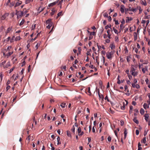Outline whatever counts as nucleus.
Wrapping results in <instances>:
<instances>
[{
    "mask_svg": "<svg viewBox=\"0 0 150 150\" xmlns=\"http://www.w3.org/2000/svg\"><path fill=\"white\" fill-rule=\"evenodd\" d=\"M146 21L145 20H142L141 23H142L144 24L146 23Z\"/></svg>",
    "mask_w": 150,
    "mask_h": 150,
    "instance_id": "774afa93",
    "label": "nucleus"
},
{
    "mask_svg": "<svg viewBox=\"0 0 150 150\" xmlns=\"http://www.w3.org/2000/svg\"><path fill=\"white\" fill-rule=\"evenodd\" d=\"M78 134L80 133L81 132V129L80 127H79L78 129Z\"/></svg>",
    "mask_w": 150,
    "mask_h": 150,
    "instance_id": "c9c22d12",
    "label": "nucleus"
},
{
    "mask_svg": "<svg viewBox=\"0 0 150 150\" xmlns=\"http://www.w3.org/2000/svg\"><path fill=\"white\" fill-rule=\"evenodd\" d=\"M126 73L127 74V75H129V69H127L126 71Z\"/></svg>",
    "mask_w": 150,
    "mask_h": 150,
    "instance_id": "3c124183",
    "label": "nucleus"
},
{
    "mask_svg": "<svg viewBox=\"0 0 150 150\" xmlns=\"http://www.w3.org/2000/svg\"><path fill=\"white\" fill-rule=\"evenodd\" d=\"M59 1V0H58L57 1L54 2L52 3H50L49 4L48 6L49 7H51V6H53L55 4H56Z\"/></svg>",
    "mask_w": 150,
    "mask_h": 150,
    "instance_id": "423d86ee",
    "label": "nucleus"
},
{
    "mask_svg": "<svg viewBox=\"0 0 150 150\" xmlns=\"http://www.w3.org/2000/svg\"><path fill=\"white\" fill-rule=\"evenodd\" d=\"M24 14L23 12L21 11H18L16 13V15H17L18 16L21 17Z\"/></svg>",
    "mask_w": 150,
    "mask_h": 150,
    "instance_id": "7ed1b4c3",
    "label": "nucleus"
},
{
    "mask_svg": "<svg viewBox=\"0 0 150 150\" xmlns=\"http://www.w3.org/2000/svg\"><path fill=\"white\" fill-rule=\"evenodd\" d=\"M132 66L130 68V72L132 73V72H134L135 71V68Z\"/></svg>",
    "mask_w": 150,
    "mask_h": 150,
    "instance_id": "2eb2a0df",
    "label": "nucleus"
},
{
    "mask_svg": "<svg viewBox=\"0 0 150 150\" xmlns=\"http://www.w3.org/2000/svg\"><path fill=\"white\" fill-rule=\"evenodd\" d=\"M44 8H42V7H40L38 9V11H40V12L42 11L44 9Z\"/></svg>",
    "mask_w": 150,
    "mask_h": 150,
    "instance_id": "5701e85b",
    "label": "nucleus"
},
{
    "mask_svg": "<svg viewBox=\"0 0 150 150\" xmlns=\"http://www.w3.org/2000/svg\"><path fill=\"white\" fill-rule=\"evenodd\" d=\"M113 54V53L112 52H108L106 54V57L108 59H111L112 57V55Z\"/></svg>",
    "mask_w": 150,
    "mask_h": 150,
    "instance_id": "f257e3e1",
    "label": "nucleus"
},
{
    "mask_svg": "<svg viewBox=\"0 0 150 150\" xmlns=\"http://www.w3.org/2000/svg\"><path fill=\"white\" fill-rule=\"evenodd\" d=\"M111 25L110 24L109 25H106L105 27V29H108V28H110L111 29Z\"/></svg>",
    "mask_w": 150,
    "mask_h": 150,
    "instance_id": "c85d7f7f",
    "label": "nucleus"
},
{
    "mask_svg": "<svg viewBox=\"0 0 150 150\" xmlns=\"http://www.w3.org/2000/svg\"><path fill=\"white\" fill-rule=\"evenodd\" d=\"M62 13V11L60 12L59 13L57 14V15L58 16H60L61 15Z\"/></svg>",
    "mask_w": 150,
    "mask_h": 150,
    "instance_id": "e2e57ef3",
    "label": "nucleus"
},
{
    "mask_svg": "<svg viewBox=\"0 0 150 150\" xmlns=\"http://www.w3.org/2000/svg\"><path fill=\"white\" fill-rule=\"evenodd\" d=\"M144 109H143L142 108H141L140 109V113L142 115H143L144 113Z\"/></svg>",
    "mask_w": 150,
    "mask_h": 150,
    "instance_id": "b1692460",
    "label": "nucleus"
},
{
    "mask_svg": "<svg viewBox=\"0 0 150 150\" xmlns=\"http://www.w3.org/2000/svg\"><path fill=\"white\" fill-rule=\"evenodd\" d=\"M8 13H5L3 15H2L1 19L2 20H4L8 16Z\"/></svg>",
    "mask_w": 150,
    "mask_h": 150,
    "instance_id": "39448f33",
    "label": "nucleus"
},
{
    "mask_svg": "<svg viewBox=\"0 0 150 150\" xmlns=\"http://www.w3.org/2000/svg\"><path fill=\"white\" fill-rule=\"evenodd\" d=\"M66 103H62V104L60 105L61 106L62 108H64L65 107Z\"/></svg>",
    "mask_w": 150,
    "mask_h": 150,
    "instance_id": "c756f323",
    "label": "nucleus"
},
{
    "mask_svg": "<svg viewBox=\"0 0 150 150\" xmlns=\"http://www.w3.org/2000/svg\"><path fill=\"white\" fill-rule=\"evenodd\" d=\"M146 137H144L143 138V139L141 140V142L142 143H143L144 144H145L146 142Z\"/></svg>",
    "mask_w": 150,
    "mask_h": 150,
    "instance_id": "aec40b11",
    "label": "nucleus"
},
{
    "mask_svg": "<svg viewBox=\"0 0 150 150\" xmlns=\"http://www.w3.org/2000/svg\"><path fill=\"white\" fill-rule=\"evenodd\" d=\"M103 24L104 25H105L107 24L106 21L105 20H104L103 21Z\"/></svg>",
    "mask_w": 150,
    "mask_h": 150,
    "instance_id": "338daca9",
    "label": "nucleus"
},
{
    "mask_svg": "<svg viewBox=\"0 0 150 150\" xmlns=\"http://www.w3.org/2000/svg\"><path fill=\"white\" fill-rule=\"evenodd\" d=\"M105 42L107 43H109L110 42V40L109 39H107L105 40Z\"/></svg>",
    "mask_w": 150,
    "mask_h": 150,
    "instance_id": "864d4df0",
    "label": "nucleus"
},
{
    "mask_svg": "<svg viewBox=\"0 0 150 150\" xmlns=\"http://www.w3.org/2000/svg\"><path fill=\"white\" fill-rule=\"evenodd\" d=\"M133 121L135 123H136L137 124H138L139 123V121L137 120V119L136 117H134V118L133 119Z\"/></svg>",
    "mask_w": 150,
    "mask_h": 150,
    "instance_id": "4468645a",
    "label": "nucleus"
},
{
    "mask_svg": "<svg viewBox=\"0 0 150 150\" xmlns=\"http://www.w3.org/2000/svg\"><path fill=\"white\" fill-rule=\"evenodd\" d=\"M15 4V2L14 1H13L10 3V4L8 5V6L10 7H12Z\"/></svg>",
    "mask_w": 150,
    "mask_h": 150,
    "instance_id": "dca6fc26",
    "label": "nucleus"
},
{
    "mask_svg": "<svg viewBox=\"0 0 150 150\" xmlns=\"http://www.w3.org/2000/svg\"><path fill=\"white\" fill-rule=\"evenodd\" d=\"M125 8V7L124 5H121L120 6V11L122 13H123L124 12V9Z\"/></svg>",
    "mask_w": 150,
    "mask_h": 150,
    "instance_id": "0eeeda50",
    "label": "nucleus"
},
{
    "mask_svg": "<svg viewBox=\"0 0 150 150\" xmlns=\"http://www.w3.org/2000/svg\"><path fill=\"white\" fill-rule=\"evenodd\" d=\"M10 38H11L10 37H8L5 40L6 42H8L10 40Z\"/></svg>",
    "mask_w": 150,
    "mask_h": 150,
    "instance_id": "49530a36",
    "label": "nucleus"
},
{
    "mask_svg": "<svg viewBox=\"0 0 150 150\" xmlns=\"http://www.w3.org/2000/svg\"><path fill=\"white\" fill-rule=\"evenodd\" d=\"M127 19L126 20V23H128L129 21H131L132 20V18L131 17H126Z\"/></svg>",
    "mask_w": 150,
    "mask_h": 150,
    "instance_id": "9b49d317",
    "label": "nucleus"
},
{
    "mask_svg": "<svg viewBox=\"0 0 150 150\" xmlns=\"http://www.w3.org/2000/svg\"><path fill=\"white\" fill-rule=\"evenodd\" d=\"M75 128L74 127V125L73 126V127L72 128V129H71V130L74 133H75Z\"/></svg>",
    "mask_w": 150,
    "mask_h": 150,
    "instance_id": "72a5a7b5",
    "label": "nucleus"
},
{
    "mask_svg": "<svg viewBox=\"0 0 150 150\" xmlns=\"http://www.w3.org/2000/svg\"><path fill=\"white\" fill-rule=\"evenodd\" d=\"M108 141L109 142H110L111 141V137L110 136H109L108 137Z\"/></svg>",
    "mask_w": 150,
    "mask_h": 150,
    "instance_id": "a18cd8bd",
    "label": "nucleus"
},
{
    "mask_svg": "<svg viewBox=\"0 0 150 150\" xmlns=\"http://www.w3.org/2000/svg\"><path fill=\"white\" fill-rule=\"evenodd\" d=\"M143 107L145 109H146L149 108V105L146 103H145L143 105Z\"/></svg>",
    "mask_w": 150,
    "mask_h": 150,
    "instance_id": "f8f14e48",
    "label": "nucleus"
},
{
    "mask_svg": "<svg viewBox=\"0 0 150 150\" xmlns=\"http://www.w3.org/2000/svg\"><path fill=\"white\" fill-rule=\"evenodd\" d=\"M138 72L137 71H134V72H132V75L134 76H137L138 74Z\"/></svg>",
    "mask_w": 150,
    "mask_h": 150,
    "instance_id": "6ab92c4d",
    "label": "nucleus"
},
{
    "mask_svg": "<svg viewBox=\"0 0 150 150\" xmlns=\"http://www.w3.org/2000/svg\"><path fill=\"white\" fill-rule=\"evenodd\" d=\"M52 23H50L48 24V25L47 26V28L48 29L50 28L52 25Z\"/></svg>",
    "mask_w": 150,
    "mask_h": 150,
    "instance_id": "bb28decb",
    "label": "nucleus"
},
{
    "mask_svg": "<svg viewBox=\"0 0 150 150\" xmlns=\"http://www.w3.org/2000/svg\"><path fill=\"white\" fill-rule=\"evenodd\" d=\"M144 0L145 1V0ZM141 4L142 5H143L145 6H146L147 5L146 2V1H142L141 2Z\"/></svg>",
    "mask_w": 150,
    "mask_h": 150,
    "instance_id": "393cba45",
    "label": "nucleus"
},
{
    "mask_svg": "<svg viewBox=\"0 0 150 150\" xmlns=\"http://www.w3.org/2000/svg\"><path fill=\"white\" fill-rule=\"evenodd\" d=\"M114 31V32L116 34H118V30H116V29Z\"/></svg>",
    "mask_w": 150,
    "mask_h": 150,
    "instance_id": "052dcab7",
    "label": "nucleus"
},
{
    "mask_svg": "<svg viewBox=\"0 0 150 150\" xmlns=\"http://www.w3.org/2000/svg\"><path fill=\"white\" fill-rule=\"evenodd\" d=\"M148 70V67L147 66H146L145 68H143L142 69V71L144 73H145L146 71H147Z\"/></svg>",
    "mask_w": 150,
    "mask_h": 150,
    "instance_id": "1a4fd4ad",
    "label": "nucleus"
},
{
    "mask_svg": "<svg viewBox=\"0 0 150 150\" xmlns=\"http://www.w3.org/2000/svg\"><path fill=\"white\" fill-rule=\"evenodd\" d=\"M13 53V52H9L8 54V56H7V58L9 56H10Z\"/></svg>",
    "mask_w": 150,
    "mask_h": 150,
    "instance_id": "37998d69",
    "label": "nucleus"
},
{
    "mask_svg": "<svg viewBox=\"0 0 150 150\" xmlns=\"http://www.w3.org/2000/svg\"><path fill=\"white\" fill-rule=\"evenodd\" d=\"M57 145H58L59 144H61V142H60V138L59 136H58L57 138Z\"/></svg>",
    "mask_w": 150,
    "mask_h": 150,
    "instance_id": "412c9836",
    "label": "nucleus"
},
{
    "mask_svg": "<svg viewBox=\"0 0 150 150\" xmlns=\"http://www.w3.org/2000/svg\"><path fill=\"white\" fill-rule=\"evenodd\" d=\"M132 87L134 88H135V85H136V83H132Z\"/></svg>",
    "mask_w": 150,
    "mask_h": 150,
    "instance_id": "13d9d810",
    "label": "nucleus"
},
{
    "mask_svg": "<svg viewBox=\"0 0 150 150\" xmlns=\"http://www.w3.org/2000/svg\"><path fill=\"white\" fill-rule=\"evenodd\" d=\"M52 12L51 13V16H52L56 12V11L55 9L54 8L52 10Z\"/></svg>",
    "mask_w": 150,
    "mask_h": 150,
    "instance_id": "a211bd4d",
    "label": "nucleus"
},
{
    "mask_svg": "<svg viewBox=\"0 0 150 150\" xmlns=\"http://www.w3.org/2000/svg\"><path fill=\"white\" fill-rule=\"evenodd\" d=\"M55 124L56 125L57 124V125H59L61 124V123L59 121H56L55 122Z\"/></svg>",
    "mask_w": 150,
    "mask_h": 150,
    "instance_id": "2f4dec72",
    "label": "nucleus"
},
{
    "mask_svg": "<svg viewBox=\"0 0 150 150\" xmlns=\"http://www.w3.org/2000/svg\"><path fill=\"white\" fill-rule=\"evenodd\" d=\"M120 28L122 29H123L124 28V27L123 26V24H120Z\"/></svg>",
    "mask_w": 150,
    "mask_h": 150,
    "instance_id": "bf43d9fd",
    "label": "nucleus"
},
{
    "mask_svg": "<svg viewBox=\"0 0 150 150\" xmlns=\"http://www.w3.org/2000/svg\"><path fill=\"white\" fill-rule=\"evenodd\" d=\"M103 16L104 17H108V15L107 13L105 12V13L103 14Z\"/></svg>",
    "mask_w": 150,
    "mask_h": 150,
    "instance_id": "58836bf2",
    "label": "nucleus"
},
{
    "mask_svg": "<svg viewBox=\"0 0 150 150\" xmlns=\"http://www.w3.org/2000/svg\"><path fill=\"white\" fill-rule=\"evenodd\" d=\"M95 32H91L90 33V34L89 35H95Z\"/></svg>",
    "mask_w": 150,
    "mask_h": 150,
    "instance_id": "a19ab883",
    "label": "nucleus"
},
{
    "mask_svg": "<svg viewBox=\"0 0 150 150\" xmlns=\"http://www.w3.org/2000/svg\"><path fill=\"white\" fill-rule=\"evenodd\" d=\"M22 3V2L21 1H18L17 2L15 6V7L19 6Z\"/></svg>",
    "mask_w": 150,
    "mask_h": 150,
    "instance_id": "9d476101",
    "label": "nucleus"
},
{
    "mask_svg": "<svg viewBox=\"0 0 150 150\" xmlns=\"http://www.w3.org/2000/svg\"><path fill=\"white\" fill-rule=\"evenodd\" d=\"M136 104V103L134 101L132 102V104L134 105H135Z\"/></svg>",
    "mask_w": 150,
    "mask_h": 150,
    "instance_id": "69168bd1",
    "label": "nucleus"
},
{
    "mask_svg": "<svg viewBox=\"0 0 150 150\" xmlns=\"http://www.w3.org/2000/svg\"><path fill=\"white\" fill-rule=\"evenodd\" d=\"M11 66L10 62H8L6 64L3 66V67L4 68H6L8 67Z\"/></svg>",
    "mask_w": 150,
    "mask_h": 150,
    "instance_id": "6e6552de",
    "label": "nucleus"
},
{
    "mask_svg": "<svg viewBox=\"0 0 150 150\" xmlns=\"http://www.w3.org/2000/svg\"><path fill=\"white\" fill-rule=\"evenodd\" d=\"M14 69V67H13L11 69L9 70V73H11L13 71Z\"/></svg>",
    "mask_w": 150,
    "mask_h": 150,
    "instance_id": "c03bdc74",
    "label": "nucleus"
},
{
    "mask_svg": "<svg viewBox=\"0 0 150 150\" xmlns=\"http://www.w3.org/2000/svg\"><path fill=\"white\" fill-rule=\"evenodd\" d=\"M125 106L124 103L123 105V106L122 107H121V109L123 110H124L125 109Z\"/></svg>",
    "mask_w": 150,
    "mask_h": 150,
    "instance_id": "5fc2aeb1",
    "label": "nucleus"
},
{
    "mask_svg": "<svg viewBox=\"0 0 150 150\" xmlns=\"http://www.w3.org/2000/svg\"><path fill=\"white\" fill-rule=\"evenodd\" d=\"M88 92L89 93V95H91V93L90 91V87L88 88Z\"/></svg>",
    "mask_w": 150,
    "mask_h": 150,
    "instance_id": "f704fd0d",
    "label": "nucleus"
},
{
    "mask_svg": "<svg viewBox=\"0 0 150 150\" xmlns=\"http://www.w3.org/2000/svg\"><path fill=\"white\" fill-rule=\"evenodd\" d=\"M25 61L24 60L22 63V65L21 66L23 67V66H24L25 64Z\"/></svg>",
    "mask_w": 150,
    "mask_h": 150,
    "instance_id": "680f3d73",
    "label": "nucleus"
},
{
    "mask_svg": "<svg viewBox=\"0 0 150 150\" xmlns=\"http://www.w3.org/2000/svg\"><path fill=\"white\" fill-rule=\"evenodd\" d=\"M105 100H107V101L108 102H109V100L108 98V97L107 96H106V97H105Z\"/></svg>",
    "mask_w": 150,
    "mask_h": 150,
    "instance_id": "603ef678",
    "label": "nucleus"
},
{
    "mask_svg": "<svg viewBox=\"0 0 150 150\" xmlns=\"http://www.w3.org/2000/svg\"><path fill=\"white\" fill-rule=\"evenodd\" d=\"M134 83H136L137 82V80L136 79H134Z\"/></svg>",
    "mask_w": 150,
    "mask_h": 150,
    "instance_id": "6e6d98bb",
    "label": "nucleus"
},
{
    "mask_svg": "<svg viewBox=\"0 0 150 150\" xmlns=\"http://www.w3.org/2000/svg\"><path fill=\"white\" fill-rule=\"evenodd\" d=\"M67 135L68 137H71V136L70 132L69 131H67Z\"/></svg>",
    "mask_w": 150,
    "mask_h": 150,
    "instance_id": "cd10ccee",
    "label": "nucleus"
},
{
    "mask_svg": "<svg viewBox=\"0 0 150 150\" xmlns=\"http://www.w3.org/2000/svg\"><path fill=\"white\" fill-rule=\"evenodd\" d=\"M6 62V61H4V62H2L1 63V65H2L3 66L4 65V64H5Z\"/></svg>",
    "mask_w": 150,
    "mask_h": 150,
    "instance_id": "0e129e2a",
    "label": "nucleus"
},
{
    "mask_svg": "<svg viewBox=\"0 0 150 150\" xmlns=\"http://www.w3.org/2000/svg\"><path fill=\"white\" fill-rule=\"evenodd\" d=\"M135 88H136L137 89H139L140 88V86H139V85L138 84H136Z\"/></svg>",
    "mask_w": 150,
    "mask_h": 150,
    "instance_id": "79ce46f5",
    "label": "nucleus"
},
{
    "mask_svg": "<svg viewBox=\"0 0 150 150\" xmlns=\"http://www.w3.org/2000/svg\"><path fill=\"white\" fill-rule=\"evenodd\" d=\"M149 117V115L148 114H145L144 115L145 119L146 122L148 121V119Z\"/></svg>",
    "mask_w": 150,
    "mask_h": 150,
    "instance_id": "f3484780",
    "label": "nucleus"
},
{
    "mask_svg": "<svg viewBox=\"0 0 150 150\" xmlns=\"http://www.w3.org/2000/svg\"><path fill=\"white\" fill-rule=\"evenodd\" d=\"M46 23L47 24H49L50 23H52L51 22L50 20H48L46 21Z\"/></svg>",
    "mask_w": 150,
    "mask_h": 150,
    "instance_id": "ea45409f",
    "label": "nucleus"
},
{
    "mask_svg": "<svg viewBox=\"0 0 150 150\" xmlns=\"http://www.w3.org/2000/svg\"><path fill=\"white\" fill-rule=\"evenodd\" d=\"M33 0H26V1H25V3L26 4H28L30 3L31 1H32Z\"/></svg>",
    "mask_w": 150,
    "mask_h": 150,
    "instance_id": "473e14b6",
    "label": "nucleus"
},
{
    "mask_svg": "<svg viewBox=\"0 0 150 150\" xmlns=\"http://www.w3.org/2000/svg\"><path fill=\"white\" fill-rule=\"evenodd\" d=\"M124 133V139H125L126 137H127V129L126 128L125 129Z\"/></svg>",
    "mask_w": 150,
    "mask_h": 150,
    "instance_id": "ddd939ff",
    "label": "nucleus"
},
{
    "mask_svg": "<svg viewBox=\"0 0 150 150\" xmlns=\"http://www.w3.org/2000/svg\"><path fill=\"white\" fill-rule=\"evenodd\" d=\"M21 39V38L19 36H17L15 38V40L16 41H18L19 40Z\"/></svg>",
    "mask_w": 150,
    "mask_h": 150,
    "instance_id": "7c9ffc66",
    "label": "nucleus"
},
{
    "mask_svg": "<svg viewBox=\"0 0 150 150\" xmlns=\"http://www.w3.org/2000/svg\"><path fill=\"white\" fill-rule=\"evenodd\" d=\"M10 87H11L10 86L7 85L6 87V91H8V90L10 88Z\"/></svg>",
    "mask_w": 150,
    "mask_h": 150,
    "instance_id": "8fccbe9b",
    "label": "nucleus"
},
{
    "mask_svg": "<svg viewBox=\"0 0 150 150\" xmlns=\"http://www.w3.org/2000/svg\"><path fill=\"white\" fill-rule=\"evenodd\" d=\"M120 125L121 126H123V125L124 124V122L122 120H121L120 121Z\"/></svg>",
    "mask_w": 150,
    "mask_h": 150,
    "instance_id": "de8ad7c7",
    "label": "nucleus"
},
{
    "mask_svg": "<svg viewBox=\"0 0 150 150\" xmlns=\"http://www.w3.org/2000/svg\"><path fill=\"white\" fill-rule=\"evenodd\" d=\"M24 20H22V21H21V23H20V24H19V25L20 26H21V25H23L24 22Z\"/></svg>",
    "mask_w": 150,
    "mask_h": 150,
    "instance_id": "4c0bfd02",
    "label": "nucleus"
},
{
    "mask_svg": "<svg viewBox=\"0 0 150 150\" xmlns=\"http://www.w3.org/2000/svg\"><path fill=\"white\" fill-rule=\"evenodd\" d=\"M110 47L111 49H115V45L113 44H111L110 46Z\"/></svg>",
    "mask_w": 150,
    "mask_h": 150,
    "instance_id": "4be33fe9",
    "label": "nucleus"
},
{
    "mask_svg": "<svg viewBox=\"0 0 150 150\" xmlns=\"http://www.w3.org/2000/svg\"><path fill=\"white\" fill-rule=\"evenodd\" d=\"M136 133L137 135H138L139 134V131L137 129L136 131Z\"/></svg>",
    "mask_w": 150,
    "mask_h": 150,
    "instance_id": "09e8293b",
    "label": "nucleus"
},
{
    "mask_svg": "<svg viewBox=\"0 0 150 150\" xmlns=\"http://www.w3.org/2000/svg\"><path fill=\"white\" fill-rule=\"evenodd\" d=\"M12 26H11L8 28L6 31V32L5 33L6 35H7V33L10 32L11 31H12Z\"/></svg>",
    "mask_w": 150,
    "mask_h": 150,
    "instance_id": "20e7f679",
    "label": "nucleus"
},
{
    "mask_svg": "<svg viewBox=\"0 0 150 150\" xmlns=\"http://www.w3.org/2000/svg\"><path fill=\"white\" fill-rule=\"evenodd\" d=\"M128 76L130 80L132 79V76L130 74L128 75Z\"/></svg>",
    "mask_w": 150,
    "mask_h": 150,
    "instance_id": "4d7b16f0",
    "label": "nucleus"
},
{
    "mask_svg": "<svg viewBox=\"0 0 150 150\" xmlns=\"http://www.w3.org/2000/svg\"><path fill=\"white\" fill-rule=\"evenodd\" d=\"M98 93L100 99H101L103 101L104 99V96L103 95L101 94L99 89L98 91Z\"/></svg>",
    "mask_w": 150,
    "mask_h": 150,
    "instance_id": "f03ea898",
    "label": "nucleus"
},
{
    "mask_svg": "<svg viewBox=\"0 0 150 150\" xmlns=\"http://www.w3.org/2000/svg\"><path fill=\"white\" fill-rule=\"evenodd\" d=\"M137 8H132L131 11L135 12L137 10Z\"/></svg>",
    "mask_w": 150,
    "mask_h": 150,
    "instance_id": "e433bc0d",
    "label": "nucleus"
},
{
    "mask_svg": "<svg viewBox=\"0 0 150 150\" xmlns=\"http://www.w3.org/2000/svg\"><path fill=\"white\" fill-rule=\"evenodd\" d=\"M3 77V74L2 73L0 74V81L1 82L2 80V79Z\"/></svg>",
    "mask_w": 150,
    "mask_h": 150,
    "instance_id": "a878e982",
    "label": "nucleus"
}]
</instances>
